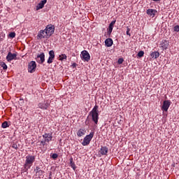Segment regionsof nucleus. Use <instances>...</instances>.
<instances>
[{
    "label": "nucleus",
    "instance_id": "c756f323",
    "mask_svg": "<svg viewBox=\"0 0 179 179\" xmlns=\"http://www.w3.org/2000/svg\"><path fill=\"white\" fill-rule=\"evenodd\" d=\"M51 141H52V136H50L48 138H45V142H51Z\"/></svg>",
    "mask_w": 179,
    "mask_h": 179
},
{
    "label": "nucleus",
    "instance_id": "5701e85b",
    "mask_svg": "<svg viewBox=\"0 0 179 179\" xmlns=\"http://www.w3.org/2000/svg\"><path fill=\"white\" fill-rule=\"evenodd\" d=\"M66 55L65 54H62L61 55H59V61H64V59H66Z\"/></svg>",
    "mask_w": 179,
    "mask_h": 179
},
{
    "label": "nucleus",
    "instance_id": "6ab92c4d",
    "mask_svg": "<svg viewBox=\"0 0 179 179\" xmlns=\"http://www.w3.org/2000/svg\"><path fill=\"white\" fill-rule=\"evenodd\" d=\"M113 39L111 38H107L106 41H105V45L106 47H111V45H113Z\"/></svg>",
    "mask_w": 179,
    "mask_h": 179
},
{
    "label": "nucleus",
    "instance_id": "e433bc0d",
    "mask_svg": "<svg viewBox=\"0 0 179 179\" xmlns=\"http://www.w3.org/2000/svg\"><path fill=\"white\" fill-rule=\"evenodd\" d=\"M52 178V173L50 172V175H49V178L48 179H51Z\"/></svg>",
    "mask_w": 179,
    "mask_h": 179
},
{
    "label": "nucleus",
    "instance_id": "a878e982",
    "mask_svg": "<svg viewBox=\"0 0 179 179\" xmlns=\"http://www.w3.org/2000/svg\"><path fill=\"white\" fill-rule=\"evenodd\" d=\"M11 148H13V149H15V150H17V149H19V145L17 143H13Z\"/></svg>",
    "mask_w": 179,
    "mask_h": 179
},
{
    "label": "nucleus",
    "instance_id": "c9c22d12",
    "mask_svg": "<svg viewBox=\"0 0 179 179\" xmlns=\"http://www.w3.org/2000/svg\"><path fill=\"white\" fill-rule=\"evenodd\" d=\"M45 140H44V141H41V143H42L43 146H45Z\"/></svg>",
    "mask_w": 179,
    "mask_h": 179
},
{
    "label": "nucleus",
    "instance_id": "72a5a7b5",
    "mask_svg": "<svg viewBox=\"0 0 179 179\" xmlns=\"http://www.w3.org/2000/svg\"><path fill=\"white\" fill-rule=\"evenodd\" d=\"M3 38H5V35L3 34V33H1L0 34V41H2Z\"/></svg>",
    "mask_w": 179,
    "mask_h": 179
},
{
    "label": "nucleus",
    "instance_id": "423d86ee",
    "mask_svg": "<svg viewBox=\"0 0 179 179\" xmlns=\"http://www.w3.org/2000/svg\"><path fill=\"white\" fill-rule=\"evenodd\" d=\"M36 68H37V64L36 62L31 61L28 64V71L30 73L36 72Z\"/></svg>",
    "mask_w": 179,
    "mask_h": 179
},
{
    "label": "nucleus",
    "instance_id": "f8f14e48",
    "mask_svg": "<svg viewBox=\"0 0 179 179\" xmlns=\"http://www.w3.org/2000/svg\"><path fill=\"white\" fill-rule=\"evenodd\" d=\"M146 13L148 16H150V17H155V16H156V13H157V10L155 9H148Z\"/></svg>",
    "mask_w": 179,
    "mask_h": 179
},
{
    "label": "nucleus",
    "instance_id": "4c0bfd02",
    "mask_svg": "<svg viewBox=\"0 0 179 179\" xmlns=\"http://www.w3.org/2000/svg\"><path fill=\"white\" fill-rule=\"evenodd\" d=\"M43 170H41V172H38V174L39 175V176H43Z\"/></svg>",
    "mask_w": 179,
    "mask_h": 179
},
{
    "label": "nucleus",
    "instance_id": "6e6552de",
    "mask_svg": "<svg viewBox=\"0 0 179 179\" xmlns=\"http://www.w3.org/2000/svg\"><path fill=\"white\" fill-rule=\"evenodd\" d=\"M171 106V102L169 100L164 101L162 106V110L163 111H169V108Z\"/></svg>",
    "mask_w": 179,
    "mask_h": 179
},
{
    "label": "nucleus",
    "instance_id": "0eeeda50",
    "mask_svg": "<svg viewBox=\"0 0 179 179\" xmlns=\"http://www.w3.org/2000/svg\"><path fill=\"white\" fill-rule=\"evenodd\" d=\"M37 37L38 38H40V40L43 39V38H50V36L48 35L45 29L44 30H41L38 34Z\"/></svg>",
    "mask_w": 179,
    "mask_h": 179
},
{
    "label": "nucleus",
    "instance_id": "393cba45",
    "mask_svg": "<svg viewBox=\"0 0 179 179\" xmlns=\"http://www.w3.org/2000/svg\"><path fill=\"white\" fill-rule=\"evenodd\" d=\"M50 157H52V159H53L54 160H57V159H58V154L54 153L50 155Z\"/></svg>",
    "mask_w": 179,
    "mask_h": 179
},
{
    "label": "nucleus",
    "instance_id": "f257e3e1",
    "mask_svg": "<svg viewBox=\"0 0 179 179\" xmlns=\"http://www.w3.org/2000/svg\"><path fill=\"white\" fill-rule=\"evenodd\" d=\"M25 163L24 164V171H27L31 166H33V163L36 162V156L34 155H27L25 157Z\"/></svg>",
    "mask_w": 179,
    "mask_h": 179
},
{
    "label": "nucleus",
    "instance_id": "f03ea898",
    "mask_svg": "<svg viewBox=\"0 0 179 179\" xmlns=\"http://www.w3.org/2000/svg\"><path fill=\"white\" fill-rule=\"evenodd\" d=\"M90 114L92 115V121L97 125L99 122V106L95 105Z\"/></svg>",
    "mask_w": 179,
    "mask_h": 179
},
{
    "label": "nucleus",
    "instance_id": "b1692460",
    "mask_svg": "<svg viewBox=\"0 0 179 179\" xmlns=\"http://www.w3.org/2000/svg\"><path fill=\"white\" fill-rule=\"evenodd\" d=\"M143 55H145V52H143L142 50L138 52V53L137 54V57H139V58H142V57H143Z\"/></svg>",
    "mask_w": 179,
    "mask_h": 179
},
{
    "label": "nucleus",
    "instance_id": "412c9836",
    "mask_svg": "<svg viewBox=\"0 0 179 179\" xmlns=\"http://www.w3.org/2000/svg\"><path fill=\"white\" fill-rule=\"evenodd\" d=\"M70 166L73 168V170H76V165L75 164V162H73V158H70Z\"/></svg>",
    "mask_w": 179,
    "mask_h": 179
},
{
    "label": "nucleus",
    "instance_id": "bb28decb",
    "mask_svg": "<svg viewBox=\"0 0 179 179\" xmlns=\"http://www.w3.org/2000/svg\"><path fill=\"white\" fill-rule=\"evenodd\" d=\"M8 127H9V125L8 124V122L6 121L3 122L1 124V128H8Z\"/></svg>",
    "mask_w": 179,
    "mask_h": 179
},
{
    "label": "nucleus",
    "instance_id": "2f4dec72",
    "mask_svg": "<svg viewBox=\"0 0 179 179\" xmlns=\"http://www.w3.org/2000/svg\"><path fill=\"white\" fill-rule=\"evenodd\" d=\"M174 31H176L177 33H178L179 31V25H176L173 28Z\"/></svg>",
    "mask_w": 179,
    "mask_h": 179
},
{
    "label": "nucleus",
    "instance_id": "9b49d317",
    "mask_svg": "<svg viewBox=\"0 0 179 179\" xmlns=\"http://www.w3.org/2000/svg\"><path fill=\"white\" fill-rule=\"evenodd\" d=\"M55 58V53L54 52V50H50L49 52V58L48 59V64H52Z\"/></svg>",
    "mask_w": 179,
    "mask_h": 179
},
{
    "label": "nucleus",
    "instance_id": "c85d7f7f",
    "mask_svg": "<svg viewBox=\"0 0 179 179\" xmlns=\"http://www.w3.org/2000/svg\"><path fill=\"white\" fill-rule=\"evenodd\" d=\"M15 36H16V33L15 32H11L9 34V37H10L11 38H15Z\"/></svg>",
    "mask_w": 179,
    "mask_h": 179
},
{
    "label": "nucleus",
    "instance_id": "ea45409f",
    "mask_svg": "<svg viewBox=\"0 0 179 179\" xmlns=\"http://www.w3.org/2000/svg\"><path fill=\"white\" fill-rule=\"evenodd\" d=\"M45 179H48V178H45Z\"/></svg>",
    "mask_w": 179,
    "mask_h": 179
},
{
    "label": "nucleus",
    "instance_id": "aec40b11",
    "mask_svg": "<svg viewBox=\"0 0 179 179\" xmlns=\"http://www.w3.org/2000/svg\"><path fill=\"white\" fill-rule=\"evenodd\" d=\"M150 56L152 58H154V59H156L160 57V53L159 52H151Z\"/></svg>",
    "mask_w": 179,
    "mask_h": 179
},
{
    "label": "nucleus",
    "instance_id": "39448f33",
    "mask_svg": "<svg viewBox=\"0 0 179 179\" xmlns=\"http://www.w3.org/2000/svg\"><path fill=\"white\" fill-rule=\"evenodd\" d=\"M81 59L85 62H89L90 61V54H89L87 50H83L81 52Z\"/></svg>",
    "mask_w": 179,
    "mask_h": 179
},
{
    "label": "nucleus",
    "instance_id": "cd10ccee",
    "mask_svg": "<svg viewBox=\"0 0 179 179\" xmlns=\"http://www.w3.org/2000/svg\"><path fill=\"white\" fill-rule=\"evenodd\" d=\"M52 136V134H45L43 135V138L44 139H46L47 138H50V136Z\"/></svg>",
    "mask_w": 179,
    "mask_h": 179
},
{
    "label": "nucleus",
    "instance_id": "2eb2a0df",
    "mask_svg": "<svg viewBox=\"0 0 179 179\" xmlns=\"http://www.w3.org/2000/svg\"><path fill=\"white\" fill-rule=\"evenodd\" d=\"M39 108H41L42 110H47L50 107V103L48 102L46 103H38Z\"/></svg>",
    "mask_w": 179,
    "mask_h": 179
},
{
    "label": "nucleus",
    "instance_id": "4be33fe9",
    "mask_svg": "<svg viewBox=\"0 0 179 179\" xmlns=\"http://www.w3.org/2000/svg\"><path fill=\"white\" fill-rule=\"evenodd\" d=\"M0 66L3 68L4 71H6V69H8V66L3 62H0Z\"/></svg>",
    "mask_w": 179,
    "mask_h": 179
},
{
    "label": "nucleus",
    "instance_id": "f704fd0d",
    "mask_svg": "<svg viewBox=\"0 0 179 179\" xmlns=\"http://www.w3.org/2000/svg\"><path fill=\"white\" fill-rule=\"evenodd\" d=\"M129 31H131V29L127 28V30L126 34H127V36H131V34L129 33Z\"/></svg>",
    "mask_w": 179,
    "mask_h": 179
},
{
    "label": "nucleus",
    "instance_id": "58836bf2",
    "mask_svg": "<svg viewBox=\"0 0 179 179\" xmlns=\"http://www.w3.org/2000/svg\"><path fill=\"white\" fill-rule=\"evenodd\" d=\"M154 2H159L160 0H152Z\"/></svg>",
    "mask_w": 179,
    "mask_h": 179
},
{
    "label": "nucleus",
    "instance_id": "20e7f679",
    "mask_svg": "<svg viewBox=\"0 0 179 179\" xmlns=\"http://www.w3.org/2000/svg\"><path fill=\"white\" fill-rule=\"evenodd\" d=\"M55 30V27L52 24H48L46 26L45 31H46V34H48V36L49 37H51L52 34H54V31Z\"/></svg>",
    "mask_w": 179,
    "mask_h": 179
},
{
    "label": "nucleus",
    "instance_id": "ddd939ff",
    "mask_svg": "<svg viewBox=\"0 0 179 179\" xmlns=\"http://www.w3.org/2000/svg\"><path fill=\"white\" fill-rule=\"evenodd\" d=\"M99 153L102 155V156H106L107 153H108V148L106 146H101L99 150Z\"/></svg>",
    "mask_w": 179,
    "mask_h": 179
},
{
    "label": "nucleus",
    "instance_id": "1a4fd4ad",
    "mask_svg": "<svg viewBox=\"0 0 179 179\" xmlns=\"http://www.w3.org/2000/svg\"><path fill=\"white\" fill-rule=\"evenodd\" d=\"M45 61V55H44L43 52L37 55L36 62H38V64H44Z\"/></svg>",
    "mask_w": 179,
    "mask_h": 179
},
{
    "label": "nucleus",
    "instance_id": "4468645a",
    "mask_svg": "<svg viewBox=\"0 0 179 179\" xmlns=\"http://www.w3.org/2000/svg\"><path fill=\"white\" fill-rule=\"evenodd\" d=\"M47 3V0H42L36 6V10L43 9L44 6Z\"/></svg>",
    "mask_w": 179,
    "mask_h": 179
},
{
    "label": "nucleus",
    "instance_id": "7c9ffc66",
    "mask_svg": "<svg viewBox=\"0 0 179 179\" xmlns=\"http://www.w3.org/2000/svg\"><path fill=\"white\" fill-rule=\"evenodd\" d=\"M36 174H38V173H41V169H40V167L36 166L35 169Z\"/></svg>",
    "mask_w": 179,
    "mask_h": 179
},
{
    "label": "nucleus",
    "instance_id": "f3484780",
    "mask_svg": "<svg viewBox=\"0 0 179 179\" xmlns=\"http://www.w3.org/2000/svg\"><path fill=\"white\" fill-rule=\"evenodd\" d=\"M86 134V129L81 128L77 131V136H83Z\"/></svg>",
    "mask_w": 179,
    "mask_h": 179
},
{
    "label": "nucleus",
    "instance_id": "dca6fc26",
    "mask_svg": "<svg viewBox=\"0 0 179 179\" xmlns=\"http://www.w3.org/2000/svg\"><path fill=\"white\" fill-rule=\"evenodd\" d=\"M115 22L116 20L112 21L109 26H108V34H111V33H113V29L114 27V24H115Z\"/></svg>",
    "mask_w": 179,
    "mask_h": 179
},
{
    "label": "nucleus",
    "instance_id": "a211bd4d",
    "mask_svg": "<svg viewBox=\"0 0 179 179\" xmlns=\"http://www.w3.org/2000/svg\"><path fill=\"white\" fill-rule=\"evenodd\" d=\"M161 47L164 50H167V48H169V42L166 40H163L161 43Z\"/></svg>",
    "mask_w": 179,
    "mask_h": 179
},
{
    "label": "nucleus",
    "instance_id": "473e14b6",
    "mask_svg": "<svg viewBox=\"0 0 179 179\" xmlns=\"http://www.w3.org/2000/svg\"><path fill=\"white\" fill-rule=\"evenodd\" d=\"M122 62H124V59H122V58H120L117 60V64H119V65H121V64H122Z\"/></svg>",
    "mask_w": 179,
    "mask_h": 179
},
{
    "label": "nucleus",
    "instance_id": "9d476101",
    "mask_svg": "<svg viewBox=\"0 0 179 179\" xmlns=\"http://www.w3.org/2000/svg\"><path fill=\"white\" fill-rule=\"evenodd\" d=\"M16 57H17V55L16 53H11L9 52L6 56V60L8 62H10V61H13V59H16Z\"/></svg>",
    "mask_w": 179,
    "mask_h": 179
},
{
    "label": "nucleus",
    "instance_id": "7ed1b4c3",
    "mask_svg": "<svg viewBox=\"0 0 179 179\" xmlns=\"http://www.w3.org/2000/svg\"><path fill=\"white\" fill-rule=\"evenodd\" d=\"M94 136V131H91L89 135H87L82 142L83 146H87L90 144L92 139Z\"/></svg>",
    "mask_w": 179,
    "mask_h": 179
}]
</instances>
